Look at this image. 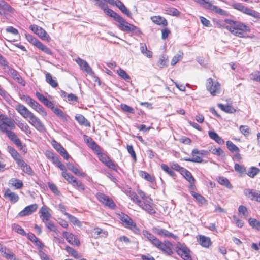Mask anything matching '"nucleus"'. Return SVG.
Wrapping results in <instances>:
<instances>
[{"label":"nucleus","mask_w":260,"mask_h":260,"mask_svg":"<svg viewBox=\"0 0 260 260\" xmlns=\"http://www.w3.org/2000/svg\"><path fill=\"white\" fill-rule=\"evenodd\" d=\"M155 247L167 256H171L173 254V244L168 240H165L164 242L159 240Z\"/></svg>","instance_id":"nucleus-6"},{"label":"nucleus","mask_w":260,"mask_h":260,"mask_svg":"<svg viewBox=\"0 0 260 260\" xmlns=\"http://www.w3.org/2000/svg\"><path fill=\"white\" fill-rule=\"evenodd\" d=\"M38 48L48 55H52L51 50L42 43H38Z\"/></svg>","instance_id":"nucleus-53"},{"label":"nucleus","mask_w":260,"mask_h":260,"mask_svg":"<svg viewBox=\"0 0 260 260\" xmlns=\"http://www.w3.org/2000/svg\"><path fill=\"white\" fill-rule=\"evenodd\" d=\"M234 7L236 9L254 18H257L259 17L258 12L245 7L241 4H236L234 5Z\"/></svg>","instance_id":"nucleus-9"},{"label":"nucleus","mask_w":260,"mask_h":260,"mask_svg":"<svg viewBox=\"0 0 260 260\" xmlns=\"http://www.w3.org/2000/svg\"><path fill=\"white\" fill-rule=\"evenodd\" d=\"M140 175L142 178L150 182L153 183L155 181V178L145 171H140Z\"/></svg>","instance_id":"nucleus-47"},{"label":"nucleus","mask_w":260,"mask_h":260,"mask_svg":"<svg viewBox=\"0 0 260 260\" xmlns=\"http://www.w3.org/2000/svg\"><path fill=\"white\" fill-rule=\"evenodd\" d=\"M217 181L220 184L226 186L228 188L232 189L233 188L232 185L226 178L219 177L217 179Z\"/></svg>","instance_id":"nucleus-39"},{"label":"nucleus","mask_w":260,"mask_h":260,"mask_svg":"<svg viewBox=\"0 0 260 260\" xmlns=\"http://www.w3.org/2000/svg\"><path fill=\"white\" fill-rule=\"evenodd\" d=\"M259 172L260 169L259 168L255 167H251L249 169L248 172H246V174H247L250 178H254Z\"/></svg>","instance_id":"nucleus-40"},{"label":"nucleus","mask_w":260,"mask_h":260,"mask_svg":"<svg viewBox=\"0 0 260 260\" xmlns=\"http://www.w3.org/2000/svg\"><path fill=\"white\" fill-rule=\"evenodd\" d=\"M96 197L99 201L105 204L106 206L112 209L115 208V204L112 199L110 198L108 196L104 194L99 193L97 194Z\"/></svg>","instance_id":"nucleus-12"},{"label":"nucleus","mask_w":260,"mask_h":260,"mask_svg":"<svg viewBox=\"0 0 260 260\" xmlns=\"http://www.w3.org/2000/svg\"><path fill=\"white\" fill-rule=\"evenodd\" d=\"M118 24L117 25L119 28L122 31L128 32H134L136 35H140L142 34L141 30L137 26L128 23L121 16L116 20Z\"/></svg>","instance_id":"nucleus-3"},{"label":"nucleus","mask_w":260,"mask_h":260,"mask_svg":"<svg viewBox=\"0 0 260 260\" xmlns=\"http://www.w3.org/2000/svg\"><path fill=\"white\" fill-rule=\"evenodd\" d=\"M120 108H121V110L125 112H126L128 113H134V109L132 107L128 106L126 104H121L120 105Z\"/></svg>","instance_id":"nucleus-59"},{"label":"nucleus","mask_w":260,"mask_h":260,"mask_svg":"<svg viewBox=\"0 0 260 260\" xmlns=\"http://www.w3.org/2000/svg\"><path fill=\"white\" fill-rule=\"evenodd\" d=\"M204 151H202L201 152L197 149H194L192 150L191 152V155L192 156V158H185L184 159L185 161H191V162H202L203 161V159L201 156L199 155H196V154H201L203 155V153L202 152Z\"/></svg>","instance_id":"nucleus-19"},{"label":"nucleus","mask_w":260,"mask_h":260,"mask_svg":"<svg viewBox=\"0 0 260 260\" xmlns=\"http://www.w3.org/2000/svg\"><path fill=\"white\" fill-rule=\"evenodd\" d=\"M75 119L81 125H83L87 127H90V126L89 122L82 115H77L75 116Z\"/></svg>","instance_id":"nucleus-33"},{"label":"nucleus","mask_w":260,"mask_h":260,"mask_svg":"<svg viewBox=\"0 0 260 260\" xmlns=\"http://www.w3.org/2000/svg\"><path fill=\"white\" fill-rule=\"evenodd\" d=\"M120 219L124 223L126 228L133 230L135 232H137L138 231L135 223L128 215L122 214L120 215Z\"/></svg>","instance_id":"nucleus-10"},{"label":"nucleus","mask_w":260,"mask_h":260,"mask_svg":"<svg viewBox=\"0 0 260 260\" xmlns=\"http://www.w3.org/2000/svg\"><path fill=\"white\" fill-rule=\"evenodd\" d=\"M17 165L25 173L28 175H32L33 174V171L30 166L27 164L22 159L19 161V162L17 163Z\"/></svg>","instance_id":"nucleus-25"},{"label":"nucleus","mask_w":260,"mask_h":260,"mask_svg":"<svg viewBox=\"0 0 260 260\" xmlns=\"http://www.w3.org/2000/svg\"><path fill=\"white\" fill-rule=\"evenodd\" d=\"M7 150L11 154L12 157L14 158V159L16 161L17 164L19 162V160H21L22 159L20 154L13 147L10 146H8Z\"/></svg>","instance_id":"nucleus-26"},{"label":"nucleus","mask_w":260,"mask_h":260,"mask_svg":"<svg viewBox=\"0 0 260 260\" xmlns=\"http://www.w3.org/2000/svg\"><path fill=\"white\" fill-rule=\"evenodd\" d=\"M14 9L4 0H0V15H6L8 13H12Z\"/></svg>","instance_id":"nucleus-17"},{"label":"nucleus","mask_w":260,"mask_h":260,"mask_svg":"<svg viewBox=\"0 0 260 260\" xmlns=\"http://www.w3.org/2000/svg\"><path fill=\"white\" fill-rule=\"evenodd\" d=\"M206 87L210 93L215 96L219 92L220 85L218 82H214L212 78H209L207 80Z\"/></svg>","instance_id":"nucleus-8"},{"label":"nucleus","mask_w":260,"mask_h":260,"mask_svg":"<svg viewBox=\"0 0 260 260\" xmlns=\"http://www.w3.org/2000/svg\"><path fill=\"white\" fill-rule=\"evenodd\" d=\"M16 110L28 122L34 126L37 131L40 132L46 131V128L41 120L36 116L30 111L25 106L21 104H18L15 106Z\"/></svg>","instance_id":"nucleus-1"},{"label":"nucleus","mask_w":260,"mask_h":260,"mask_svg":"<svg viewBox=\"0 0 260 260\" xmlns=\"http://www.w3.org/2000/svg\"><path fill=\"white\" fill-rule=\"evenodd\" d=\"M53 163L55 164L58 168L62 171V176H63V173H67L65 166L60 161L59 158L56 157L53 159Z\"/></svg>","instance_id":"nucleus-44"},{"label":"nucleus","mask_w":260,"mask_h":260,"mask_svg":"<svg viewBox=\"0 0 260 260\" xmlns=\"http://www.w3.org/2000/svg\"><path fill=\"white\" fill-rule=\"evenodd\" d=\"M235 30H240L245 32H249L250 31L249 27L239 21H236Z\"/></svg>","instance_id":"nucleus-42"},{"label":"nucleus","mask_w":260,"mask_h":260,"mask_svg":"<svg viewBox=\"0 0 260 260\" xmlns=\"http://www.w3.org/2000/svg\"><path fill=\"white\" fill-rule=\"evenodd\" d=\"M36 28V34L43 40L49 41L50 38L46 31L40 27H34Z\"/></svg>","instance_id":"nucleus-28"},{"label":"nucleus","mask_w":260,"mask_h":260,"mask_svg":"<svg viewBox=\"0 0 260 260\" xmlns=\"http://www.w3.org/2000/svg\"><path fill=\"white\" fill-rule=\"evenodd\" d=\"M38 208V206L36 204H31L26 206L23 210L19 213V216L23 217L25 216L31 214L33 212L36 211Z\"/></svg>","instance_id":"nucleus-21"},{"label":"nucleus","mask_w":260,"mask_h":260,"mask_svg":"<svg viewBox=\"0 0 260 260\" xmlns=\"http://www.w3.org/2000/svg\"><path fill=\"white\" fill-rule=\"evenodd\" d=\"M137 192H138V193L139 194V195L141 197V198L143 200L142 201H146V202H148L149 203L151 202V198H150L148 196H147L144 191H143L142 190H141L140 189H138L137 190Z\"/></svg>","instance_id":"nucleus-60"},{"label":"nucleus","mask_w":260,"mask_h":260,"mask_svg":"<svg viewBox=\"0 0 260 260\" xmlns=\"http://www.w3.org/2000/svg\"><path fill=\"white\" fill-rule=\"evenodd\" d=\"M168 62V60L167 57L165 55H162L159 58L157 64L159 67L162 68L167 66Z\"/></svg>","instance_id":"nucleus-54"},{"label":"nucleus","mask_w":260,"mask_h":260,"mask_svg":"<svg viewBox=\"0 0 260 260\" xmlns=\"http://www.w3.org/2000/svg\"><path fill=\"white\" fill-rule=\"evenodd\" d=\"M94 234L96 237L102 236L105 237L108 235V232L106 231H103L102 229L100 228H95L94 229Z\"/></svg>","instance_id":"nucleus-52"},{"label":"nucleus","mask_w":260,"mask_h":260,"mask_svg":"<svg viewBox=\"0 0 260 260\" xmlns=\"http://www.w3.org/2000/svg\"><path fill=\"white\" fill-rule=\"evenodd\" d=\"M46 81L52 87L56 88L58 86V83L55 80H54L52 75L49 73L45 74Z\"/></svg>","instance_id":"nucleus-35"},{"label":"nucleus","mask_w":260,"mask_h":260,"mask_svg":"<svg viewBox=\"0 0 260 260\" xmlns=\"http://www.w3.org/2000/svg\"><path fill=\"white\" fill-rule=\"evenodd\" d=\"M226 146L229 150L232 152H239L240 149L239 148L235 145L232 142L230 141H227L226 142Z\"/></svg>","instance_id":"nucleus-50"},{"label":"nucleus","mask_w":260,"mask_h":260,"mask_svg":"<svg viewBox=\"0 0 260 260\" xmlns=\"http://www.w3.org/2000/svg\"><path fill=\"white\" fill-rule=\"evenodd\" d=\"M98 7L103 9L108 15L113 17L116 21L120 16L114 12L112 10L108 8L107 4L105 3H99Z\"/></svg>","instance_id":"nucleus-16"},{"label":"nucleus","mask_w":260,"mask_h":260,"mask_svg":"<svg viewBox=\"0 0 260 260\" xmlns=\"http://www.w3.org/2000/svg\"><path fill=\"white\" fill-rule=\"evenodd\" d=\"M256 192V191L250 189H246L244 191L245 195L252 200H254Z\"/></svg>","instance_id":"nucleus-57"},{"label":"nucleus","mask_w":260,"mask_h":260,"mask_svg":"<svg viewBox=\"0 0 260 260\" xmlns=\"http://www.w3.org/2000/svg\"><path fill=\"white\" fill-rule=\"evenodd\" d=\"M140 50L141 53L145 56L151 58L152 56V52L148 50L145 43H140Z\"/></svg>","instance_id":"nucleus-37"},{"label":"nucleus","mask_w":260,"mask_h":260,"mask_svg":"<svg viewBox=\"0 0 260 260\" xmlns=\"http://www.w3.org/2000/svg\"><path fill=\"white\" fill-rule=\"evenodd\" d=\"M8 128L14 129L15 128V124L13 121L7 116L1 114L0 115V130L7 134L8 138L13 141L16 138L17 135L15 133L10 130H8Z\"/></svg>","instance_id":"nucleus-2"},{"label":"nucleus","mask_w":260,"mask_h":260,"mask_svg":"<svg viewBox=\"0 0 260 260\" xmlns=\"http://www.w3.org/2000/svg\"><path fill=\"white\" fill-rule=\"evenodd\" d=\"M50 211L51 210L46 206H42L40 209V218L44 223L50 220L51 216Z\"/></svg>","instance_id":"nucleus-18"},{"label":"nucleus","mask_w":260,"mask_h":260,"mask_svg":"<svg viewBox=\"0 0 260 260\" xmlns=\"http://www.w3.org/2000/svg\"><path fill=\"white\" fill-rule=\"evenodd\" d=\"M84 141L86 142L89 147L96 152L100 151V147L93 141L91 138L87 136H84Z\"/></svg>","instance_id":"nucleus-24"},{"label":"nucleus","mask_w":260,"mask_h":260,"mask_svg":"<svg viewBox=\"0 0 260 260\" xmlns=\"http://www.w3.org/2000/svg\"><path fill=\"white\" fill-rule=\"evenodd\" d=\"M3 256L8 259H14L15 258V254L9 249L7 250L3 254Z\"/></svg>","instance_id":"nucleus-62"},{"label":"nucleus","mask_w":260,"mask_h":260,"mask_svg":"<svg viewBox=\"0 0 260 260\" xmlns=\"http://www.w3.org/2000/svg\"><path fill=\"white\" fill-rule=\"evenodd\" d=\"M21 99L43 117H45L47 115V112L44 108L30 96L23 95Z\"/></svg>","instance_id":"nucleus-4"},{"label":"nucleus","mask_w":260,"mask_h":260,"mask_svg":"<svg viewBox=\"0 0 260 260\" xmlns=\"http://www.w3.org/2000/svg\"><path fill=\"white\" fill-rule=\"evenodd\" d=\"M165 11L166 14L172 16H178L180 14V12L175 8H168Z\"/></svg>","instance_id":"nucleus-56"},{"label":"nucleus","mask_w":260,"mask_h":260,"mask_svg":"<svg viewBox=\"0 0 260 260\" xmlns=\"http://www.w3.org/2000/svg\"><path fill=\"white\" fill-rule=\"evenodd\" d=\"M139 206L143 210L145 211L147 213L150 214H154L156 211L153 207V204L152 203V199H151V202H148L146 201L139 202Z\"/></svg>","instance_id":"nucleus-11"},{"label":"nucleus","mask_w":260,"mask_h":260,"mask_svg":"<svg viewBox=\"0 0 260 260\" xmlns=\"http://www.w3.org/2000/svg\"><path fill=\"white\" fill-rule=\"evenodd\" d=\"M46 226L51 231H52L56 234L58 233V231L57 229L56 226L54 223L50 220L47 222H44Z\"/></svg>","instance_id":"nucleus-51"},{"label":"nucleus","mask_w":260,"mask_h":260,"mask_svg":"<svg viewBox=\"0 0 260 260\" xmlns=\"http://www.w3.org/2000/svg\"><path fill=\"white\" fill-rule=\"evenodd\" d=\"M218 107L221 109L223 111L228 113H234L236 112V109L230 105H223L222 104H218Z\"/></svg>","instance_id":"nucleus-32"},{"label":"nucleus","mask_w":260,"mask_h":260,"mask_svg":"<svg viewBox=\"0 0 260 260\" xmlns=\"http://www.w3.org/2000/svg\"><path fill=\"white\" fill-rule=\"evenodd\" d=\"M18 127L23 132H25L26 134H31V131L29 125L25 122L18 121L17 122Z\"/></svg>","instance_id":"nucleus-34"},{"label":"nucleus","mask_w":260,"mask_h":260,"mask_svg":"<svg viewBox=\"0 0 260 260\" xmlns=\"http://www.w3.org/2000/svg\"><path fill=\"white\" fill-rule=\"evenodd\" d=\"M181 175L185 178V179L188 181L189 183H194L195 179L191 173L186 170V169H182L181 171Z\"/></svg>","instance_id":"nucleus-30"},{"label":"nucleus","mask_w":260,"mask_h":260,"mask_svg":"<svg viewBox=\"0 0 260 260\" xmlns=\"http://www.w3.org/2000/svg\"><path fill=\"white\" fill-rule=\"evenodd\" d=\"M239 129L241 133L245 136H247L250 134V128L247 125H241L239 127Z\"/></svg>","instance_id":"nucleus-61"},{"label":"nucleus","mask_w":260,"mask_h":260,"mask_svg":"<svg viewBox=\"0 0 260 260\" xmlns=\"http://www.w3.org/2000/svg\"><path fill=\"white\" fill-rule=\"evenodd\" d=\"M128 197L131 198V199L137 205H139V202H141L142 201L138 199V196L137 193L134 191H132Z\"/></svg>","instance_id":"nucleus-63"},{"label":"nucleus","mask_w":260,"mask_h":260,"mask_svg":"<svg viewBox=\"0 0 260 260\" xmlns=\"http://www.w3.org/2000/svg\"><path fill=\"white\" fill-rule=\"evenodd\" d=\"M183 53L180 52L179 54L175 55L171 60V64L172 66L176 64L179 60H180L183 56Z\"/></svg>","instance_id":"nucleus-58"},{"label":"nucleus","mask_w":260,"mask_h":260,"mask_svg":"<svg viewBox=\"0 0 260 260\" xmlns=\"http://www.w3.org/2000/svg\"><path fill=\"white\" fill-rule=\"evenodd\" d=\"M52 145L54 148L58 152L64 159L66 160L69 159V155L67 152L64 148L59 143L54 140L52 142Z\"/></svg>","instance_id":"nucleus-20"},{"label":"nucleus","mask_w":260,"mask_h":260,"mask_svg":"<svg viewBox=\"0 0 260 260\" xmlns=\"http://www.w3.org/2000/svg\"><path fill=\"white\" fill-rule=\"evenodd\" d=\"M143 235L154 246H155L159 241L155 236L146 231L143 232Z\"/></svg>","instance_id":"nucleus-29"},{"label":"nucleus","mask_w":260,"mask_h":260,"mask_svg":"<svg viewBox=\"0 0 260 260\" xmlns=\"http://www.w3.org/2000/svg\"><path fill=\"white\" fill-rule=\"evenodd\" d=\"M191 194L196 199V200L200 204L204 205L207 203V201L205 198L201 194L196 193L192 191H191Z\"/></svg>","instance_id":"nucleus-43"},{"label":"nucleus","mask_w":260,"mask_h":260,"mask_svg":"<svg viewBox=\"0 0 260 260\" xmlns=\"http://www.w3.org/2000/svg\"><path fill=\"white\" fill-rule=\"evenodd\" d=\"M224 22H225V28H226L231 32L235 31L236 21L231 20L230 19H225Z\"/></svg>","instance_id":"nucleus-38"},{"label":"nucleus","mask_w":260,"mask_h":260,"mask_svg":"<svg viewBox=\"0 0 260 260\" xmlns=\"http://www.w3.org/2000/svg\"><path fill=\"white\" fill-rule=\"evenodd\" d=\"M9 184L12 186L14 187L15 189H20L23 186L22 181L19 179L16 178L11 179L10 180Z\"/></svg>","instance_id":"nucleus-36"},{"label":"nucleus","mask_w":260,"mask_h":260,"mask_svg":"<svg viewBox=\"0 0 260 260\" xmlns=\"http://www.w3.org/2000/svg\"><path fill=\"white\" fill-rule=\"evenodd\" d=\"M208 134L211 139L215 141L219 144H223L224 141L214 131H209Z\"/></svg>","instance_id":"nucleus-31"},{"label":"nucleus","mask_w":260,"mask_h":260,"mask_svg":"<svg viewBox=\"0 0 260 260\" xmlns=\"http://www.w3.org/2000/svg\"><path fill=\"white\" fill-rule=\"evenodd\" d=\"M249 225L253 229L260 231V221L253 218H250L248 219Z\"/></svg>","instance_id":"nucleus-45"},{"label":"nucleus","mask_w":260,"mask_h":260,"mask_svg":"<svg viewBox=\"0 0 260 260\" xmlns=\"http://www.w3.org/2000/svg\"><path fill=\"white\" fill-rule=\"evenodd\" d=\"M151 20L155 24L166 26L168 24L166 19L160 16H154L151 18Z\"/></svg>","instance_id":"nucleus-27"},{"label":"nucleus","mask_w":260,"mask_h":260,"mask_svg":"<svg viewBox=\"0 0 260 260\" xmlns=\"http://www.w3.org/2000/svg\"><path fill=\"white\" fill-rule=\"evenodd\" d=\"M76 62L80 66L82 70L86 72L89 75L93 74L94 73L91 68L85 60L78 57L76 59Z\"/></svg>","instance_id":"nucleus-14"},{"label":"nucleus","mask_w":260,"mask_h":260,"mask_svg":"<svg viewBox=\"0 0 260 260\" xmlns=\"http://www.w3.org/2000/svg\"><path fill=\"white\" fill-rule=\"evenodd\" d=\"M153 231L154 233L162 237H171L175 240H178L179 239L177 236L175 235L173 233L164 229L154 228L153 229Z\"/></svg>","instance_id":"nucleus-13"},{"label":"nucleus","mask_w":260,"mask_h":260,"mask_svg":"<svg viewBox=\"0 0 260 260\" xmlns=\"http://www.w3.org/2000/svg\"><path fill=\"white\" fill-rule=\"evenodd\" d=\"M66 250L69 254H70L74 257H77L78 256V253H77V252L73 248L70 247L69 246H66Z\"/></svg>","instance_id":"nucleus-64"},{"label":"nucleus","mask_w":260,"mask_h":260,"mask_svg":"<svg viewBox=\"0 0 260 260\" xmlns=\"http://www.w3.org/2000/svg\"><path fill=\"white\" fill-rule=\"evenodd\" d=\"M6 198H8L11 202L15 203L19 200V196L16 193L12 192L9 189H7L4 194Z\"/></svg>","instance_id":"nucleus-23"},{"label":"nucleus","mask_w":260,"mask_h":260,"mask_svg":"<svg viewBox=\"0 0 260 260\" xmlns=\"http://www.w3.org/2000/svg\"><path fill=\"white\" fill-rule=\"evenodd\" d=\"M177 253L184 260H192L191 252L185 244L178 242L176 247Z\"/></svg>","instance_id":"nucleus-5"},{"label":"nucleus","mask_w":260,"mask_h":260,"mask_svg":"<svg viewBox=\"0 0 260 260\" xmlns=\"http://www.w3.org/2000/svg\"><path fill=\"white\" fill-rule=\"evenodd\" d=\"M63 177L69 183L71 184L74 187L79 190H84V185L80 181H77V179L71 175H70L68 173H63Z\"/></svg>","instance_id":"nucleus-7"},{"label":"nucleus","mask_w":260,"mask_h":260,"mask_svg":"<svg viewBox=\"0 0 260 260\" xmlns=\"http://www.w3.org/2000/svg\"><path fill=\"white\" fill-rule=\"evenodd\" d=\"M161 168L170 176L174 177L175 176V172L169 168L167 165L162 164L161 165Z\"/></svg>","instance_id":"nucleus-55"},{"label":"nucleus","mask_w":260,"mask_h":260,"mask_svg":"<svg viewBox=\"0 0 260 260\" xmlns=\"http://www.w3.org/2000/svg\"><path fill=\"white\" fill-rule=\"evenodd\" d=\"M238 212L239 214L241 215V217L244 219H246L248 216V212L247 209L246 207L240 205L238 208Z\"/></svg>","instance_id":"nucleus-48"},{"label":"nucleus","mask_w":260,"mask_h":260,"mask_svg":"<svg viewBox=\"0 0 260 260\" xmlns=\"http://www.w3.org/2000/svg\"><path fill=\"white\" fill-rule=\"evenodd\" d=\"M64 215H66L68 218L71 222H72L73 224L79 227L82 226V223L76 217L69 214L67 212H64Z\"/></svg>","instance_id":"nucleus-41"},{"label":"nucleus","mask_w":260,"mask_h":260,"mask_svg":"<svg viewBox=\"0 0 260 260\" xmlns=\"http://www.w3.org/2000/svg\"><path fill=\"white\" fill-rule=\"evenodd\" d=\"M197 240L199 244L205 248H209L212 244L210 238L203 235H198Z\"/></svg>","instance_id":"nucleus-22"},{"label":"nucleus","mask_w":260,"mask_h":260,"mask_svg":"<svg viewBox=\"0 0 260 260\" xmlns=\"http://www.w3.org/2000/svg\"><path fill=\"white\" fill-rule=\"evenodd\" d=\"M235 170L240 174H246V167L244 165H239L236 163L234 166Z\"/></svg>","instance_id":"nucleus-49"},{"label":"nucleus","mask_w":260,"mask_h":260,"mask_svg":"<svg viewBox=\"0 0 260 260\" xmlns=\"http://www.w3.org/2000/svg\"><path fill=\"white\" fill-rule=\"evenodd\" d=\"M117 73L122 79L127 82H129L131 80L130 76L126 73L124 70L121 68H119L117 70Z\"/></svg>","instance_id":"nucleus-46"},{"label":"nucleus","mask_w":260,"mask_h":260,"mask_svg":"<svg viewBox=\"0 0 260 260\" xmlns=\"http://www.w3.org/2000/svg\"><path fill=\"white\" fill-rule=\"evenodd\" d=\"M62 234L64 238H66V240L70 244L72 245H75L76 246L80 245V240L75 235H74L72 233H68L65 231L63 232Z\"/></svg>","instance_id":"nucleus-15"}]
</instances>
